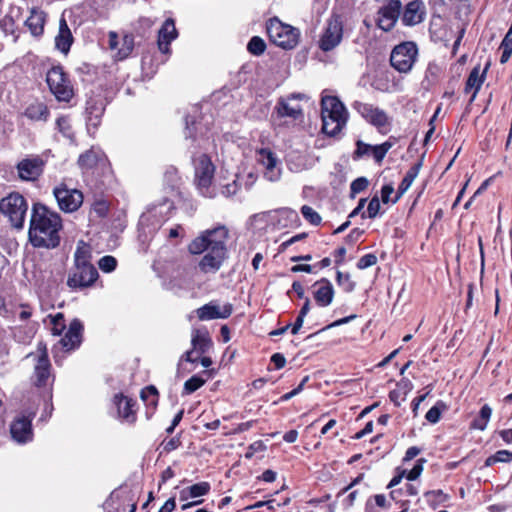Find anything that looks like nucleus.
Segmentation results:
<instances>
[{
    "mask_svg": "<svg viewBox=\"0 0 512 512\" xmlns=\"http://www.w3.org/2000/svg\"><path fill=\"white\" fill-rule=\"evenodd\" d=\"M233 311V307L230 303L220 306L217 302L211 301L208 304L197 309V317L201 321L213 320V319H226Z\"/></svg>",
    "mask_w": 512,
    "mask_h": 512,
    "instance_id": "17",
    "label": "nucleus"
},
{
    "mask_svg": "<svg viewBox=\"0 0 512 512\" xmlns=\"http://www.w3.org/2000/svg\"><path fill=\"white\" fill-rule=\"evenodd\" d=\"M300 116H302V109L300 105H290L289 98H280L272 114L275 124L277 120H281L282 118L285 117H289L296 120Z\"/></svg>",
    "mask_w": 512,
    "mask_h": 512,
    "instance_id": "22",
    "label": "nucleus"
},
{
    "mask_svg": "<svg viewBox=\"0 0 512 512\" xmlns=\"http://www.w3.org/2000/svg\"><path fill=\"white\" fill-rule=\"evenodd\" d=\"M392 143L386 141L380 145L372 146L371 154L377 163H381L387 152L391 149Z\"/></svg>",
    "mask_w": 512,
    "mask_h": 512,
    "instance_id": "41",
    "label": "nucleus"
},
{
    "mask_svg": "<svg viewBox=\"0 0 512 512\" xmlns=\"http://www.w3.org/2000/svg\"><path fill=\"white\" fill-rule=\"evenodd\" d=\"M34 413L31 412L27 416L23 415L15 419L10 427L12 438L18 443H26L32 440L33 432L31 421Z\"/></svg>",
    "mask_w": 512,
    "mask_h": 512,
    "instance_id": "16",
    "label": "nucleus"
},
{
    "mask_svg": "<svg viewBox=\"0 0 512 512\" xmlns=\"http://www.w3.org/2000/svg\"><path fill=\"white\" fill-rule=\"evenodd\" d=\"M44 161L36 156L33 158L23 159L17 165L19 177L22 180L34 181L42 174Z\"/></svg>",
    "mask_w": 512,
    "mask_h": 512,
    "instance_id": "19",
    "label": "nucleus"
},
{
    "mask_svg": "<svg viewBox=\"0 0 512 512\" xmlns=\"http://www.w3.org/2000/svg\"><path fill=\"white\" fill-rule=\"evenodd\" d=\"M372 145L366 144L361 140L356 142V150L353 154V159H359L365 155L371 154Z\"/></svg>",
    "mask_w": 512,
    "mask_h": 512,
    "instance_id": "49",
    "label": "nucleus"
},
{
    "mask_svg": "<svg viewBox=\"0 0 512 512\" xmlns=\"http://www.w3.org/2000/svg\"><path fill=\"white\" fill-rule=\"evenodd\" d=\"M104 111V107L101 102H97L93 99L87 101L86 112L89 114L90 120L95 117L99 118Z\"/></svg>",
    "mask_w": 512,
    "mask_h": 512,
    "instance_id": "45",
    "label": "nucleus"
},
{
    "mask_svg": "<svg viewBox=\"0 0 512 512\" xmlns=\"http://www.w3.org/2000/svg\"><path fill=\"white\" fill-rule=\"evenodd\" d=\"M228 229L225 226L204 231L189 244L191 254L205 255L199 262V268L204 273L217 272L227 257L226 241Z\"/></svg>",
    "mask_w": 512,
    "mask_h": 512,
    "instance_id": "1",
    "label": "nucleus"
},
{
    "mask_svg": "<svg viewBox=\"0 0 512 512\" xmlns=\"http://www.w3.org/2000/svg\"><path fill=\"white\" fill-rule=\"evenodd\" d=\"M56 126L59 133H61L63 137L67 138L70 141L74 140V131L70 119L67 116L59 117L56 120Z\"/></svg>",
    "mask_w": 512,
    "mask_h": 512,
    "instance_id": "34",
    "label": "nucleus"
},
{
    "mask_svg": "<svg viewBox=\"0 0 512 512\" xmlns=\"http://www.w3.org/2000/svg\"><path fill=\"white\" fill-rule=\"evenodd\" d=\"M25 24L32 35H41L44 31L45 13L36 8H32L30 16L27 18Z\"/></svg>",
    "mask_w": 512,
    "mask_h": 512,
    "instance_id": "29",
    "label": "nucleus"
},
{
    "mask_svg": "<svg viewBox=\"0 0 512 512\" xmlns=\"http://www.w3.org/2000/svg\"><path fill=\"white\" fill-rule=\"evenodd\" d=\"M358 492L352 491L350 492L347 497L343 500V506L348 509L354 505V502L357 498Z\"/></svg>",
    "mask_w": 512,
    "mask_h": 512,
    "instance_id": "58",
    "label": "nucleus"
},
{
    "mask_svg": "<svg viewBox=\"0 0 512 512\" xmlns=\"http://www.w3.org/2000/svg\"><path fill=\"white\" fill-rule=\"evenodd\" d=\"M377 263V257L376 255L369 253L364 256H362L359 261L357 262V268L360 270L366 269L368 267H371Z\"/></svg>",
    "mask_w": 512,
    "mask_h": 512,
    "instance_id": "50",
    "label": "nucleus"
},
{
    "mask_svg": "<svg viewBox=\"0 0 512 512\" xmlns=\"http://www.w3.org/2000/svg\"><path fill=\"white\" fill-rule=\"evenodd\" d=\"M211 490L209 482L203 481L192 486L186 487L180 491V500L187 501L190 498H197L207 495Z\"/></svg>",
    "mask_w": 512,
    "mask_h": 512,
    "instance_id": "30",
    "label": "nucleus"
},
{
    "mask_svg": "<svg viewBox=\"0 0 512 512\" xmlns=\"http://www.w3.org/2000/svg\"><path fill=\"white\" fill-rule=\"evenodd\" d=\"M53 194L57 200L59 208L64 212H74L79 209L83 203V194L80 190L68 188L62 184L55 187Z\"/></svg>",
    "mask_w": 512,
    "mask_h": 512,
    "instance_id": "12",
    "label": "nucleus"
},
{
    "mask_svg": "<svg viewBox=\"0 0 512 512\" xmlns=\"http://www.w3.org/2000/svg\"><path fill=\"white\" fill-rule=\"evenodd\" d=\"M394 192V187L391 184L384 185L381 189V199L383 203L390 201V196Z\"/></svg>",
    "mask_w": 512,
    "mask_h": 512,
    "instance_id": "55",
    "label": "nucleus"
},
{
    "mask_svg": "<svg viewBox=\"0 0 512 512\" xmlns=\"http://www.w3.org/2000/svg\"><path fill=\"white\" fill-rule=\"evenodd\" d=\"M46 82L58 101L68 102L73 97L72 85L62 67H52L47 73Z\"/></svg>",
    "mask_w": 512,
    "mask_h": 512,
    "instance_id": "8",
    "label": "nucleus"
},
{
    "mask_svg": "<svg viewBox=\"0 0 512 512\" xmlns=\"http://www.w3.org/2000/svg\"><path fill=\"white\" fill-rule=\"evenodd\" d=\"M83 324L79 319H73L65 335L54 346V357L57 358V350L70 352L77 349L82 342Z\"/></svg>",
    "mask_w": 512,
    "mask_h": 512,
    "instance_id": "14",
    "label": "nucleus"
},
{
    "mask_svg": "<svg viewBox=\"0 0 512 512\" xmlns=\"http://www.w3.org/2000/svg\"><path fill=\"white\" fill-rule=\"evenodd\" d=\"M114 403L117 406L118 414L121 418L129 423L135 422L136 415L133 410L135 402L132 399L119 394L114 396Z\"/></svg>",
    "mask_w": 512,
    "mask_h": 512,
    "instance_id": "25",
    "label": "nucleus"
},
{
    "mask_svg": "<svg viewBox=\"0 0 512 512\" xmlns=\"http://www.w3.org/2000/svg\"><path fill=\"white\" fill-rule=\"evenodd\" d=\"M343 38V22L338 14H332L318 41L319 48L328 52L335 49Z\"/></svg>",
    "mask_w": 512,
    "mask_h": 512,
    "instance_id": "10",
    "label": "nucleus"
},
{
    "mask_svg": "<svg viewBox=\"0 0 512 512\" xmlns=\"http://www.w3.org/2000/svg\"><path fill=\"white\" fill-rule=\"evenodd\" d=\"M363 233H364L363 230H361L359 228H355L350 231V233L346 237V240L349 242L357 241Z\"/></svg>",
    "mask_w": 512,
    "mask_h": 512,
    "instance_id": "63",
    "label": "nucleus"
},
{
    "mask_svg": "<svg viewBox=\"0 0 512 512\" xmlns=\"http://www.w3.org/2000/svg\"><path fill=\"white\" fill-rule=\"evenodd\" d=\"M500 49L502 50L500 62L504 64L509 60L512 54V38L509 37V35H505L501 42Z\"/></svg>",
    "mask_w": 512,
    "mask_h": 512,
    "instance_id": "46",
    "label": "nucleus"
},
{
    "mask_svg": "<svg viewBox=\"0 0 512 512\" xmlns=\"http://www.w3.org/2000/svg\"><path fill=\"white\" fill-rule=\"evenodd\" d=\"M191 344L193 350L201 354L206 353L212 346V341L207 333H201L198 330L193 331Z\"/></svg>",
    "mask_w": 512,
    "mask_h": 512,
    "instance_id": "32",
    "label": "nucleus"
},
{
    "mask_svg": "<svg viewBox=\"0 0 512 512\" xmlns=\"http://www.w3.org/2000/svg\"><path fill=\"white\" fill-rule=\"evenodd\" d=\"M206 380L198 375H194L184 383L183 393L192 394L205 384Z\"/></svg>",
    "mask_w": 512,
    "mask_h": 512,
    "instance_id": "40",
    "label": "nucleus"
},
{
    "mask_svg": "<svg viewBox=\"0 0 512 512\" xmlns=\"http://www.w3.org/2000/svg\"><path fill=\"white\" fill-rule=\"evenodd\" d=\"M99 269L104 273H110L117 267V260L111 255H106L98 261Z\"/></svg>",
    "mask_w": 512,
    "mask_h": 512,
    "instance_id": "43",
    "label": "nucleus"
},
{
    "mask_svg": "<svg viewBox=\"0 0 512 512\" xmlns=\"http://www.w3.org/2000/svg\"><path fill=\"white\" fill-rule=\"evenodd\" d=\"M316 290L314 291V299L316 303L321 307L330 305L334 297V288L331 282L322 278L314 284Z\"/></svg>",
    "mask_w": 512,
    "mask_h": 512,
    "instance_id": "23",
    "label": "nucleus"
},
{
    "mask_svg": "<svg viewBox=\"0 0 512 512\" xmlns=\"http://www.w3.org/2000/svg\"><path fill=\"white\" fill-rule=\"evenodd\" d=\"M368 185H369V182H368L367 178H365V177H359V178L355 179L354 181H352V183L350 185L352 197H354L356 194L364 191L368 187Z\"/></svg>",
    "mask_w": 512,
    "mask_h": 512,
    "instance_id": "48",
    "label": "nucleus"
},
{
    "mask_svg": "<svg viewBox=\"0 0 512 512\" xmlns=\"http://www.w3.org/2000/svg\"><path fill=\"white\" fill-rule=\"evenodd\" d=\"M258 162L265 168L264 176L267 180L274 182L280 179L278 160L270 149L262 148L258 151Z\"/></svg>",
    "mask_w": 512,
    "mask_h": 512,
    "instance_id": "18",
    "label": "nucleus"
},
{
    "mask_svg": "<svg viewBox=\"0 0 512 512\" xmlns=\"http://www.w3.org/2000/svg\"><path fill=\"white\" fill-rule=\"evenodd\" d=\"M426 15V7L422 0H412L408 2L401 16V22L404 26H415L424 21Z\"/></svg>",
    "mask_w": 512,
    "mask_h": 512,
    "instance_id": "15",
    "label": "nucleus"
},
{
    "mask_svg": "<svg viewBox=\"0 0 512 512\" xmlns=\"http://www.w3.org/2000/svg\"><path fill=\"white\" fill-rule=\"evenodd\" d=\"M266 30L270 41L283 49H292L298 44V29L282 23L278 18L270 19Z\"/></svg>",
    "mask_w": 512,
    "mask_h": 512,
    "instance_id": "5",
    "label": "nucleus"
},
{
    "mask_svg": "<svg viewBox=\"0 0 512 512\" xmlns=\"http://www.w3.org/2000/svg\"><path fill=\"white\" fill-rule=\"evenodd\" d=\"M492 415V408L485 404L480 409L479 415L472 421L471 428L483 431L486 429Z\"/></svg>",
    "mask_w": 512,
    "mask_h": 512,
    "instance_id": "33",
    "label": "nucleus"
},
{
    "mask_svg": "<svg viewBox=\"0 0 512 512\" xmlns=\"http://www.w3.org/2000/svg\"><path fill=\"white\" fill-rule=\"evenodd\" d=\"M73 43L71 30L64 17L60 18L58 34L55 37V47L64 54H67Z\"/></svg>",
    "mask_w": 512,
    "mask_h": 512,
    "instance_id": "24",
    "label": "nucleus"
},
{
    "mask_svg": "<svg viewBox=\"0 0 512 512\" xmlns=\"http://www.w3.org/2000/svg\"><path fill=\"white\" fill-rule=\"evenodd\" d=\"M49 115L50 111L47 105L39 101L30 103L24 111V116L31 121L46 122L49 118Z\"/></svg>",
    "mask_w": 512,
    "mask_h": 512,
    "instance_id": "28",
    "label": "nucleus"
},
{
    "mask_svg": "<svg viewBox=\"0 0 512 512\" xmlns=\"http://www.w3.org/2000/svg\"><path fill=\"white\" fill-rule=\"evenodd\" d=\"M38 349L41 351V354L38 356L37 363L34 368L35 384L37 386H44L50 377L51 365L48 359L46 346L40 343Z\"/></svg>",
    "mask_w": 512,
    "mask_h": 512,
    "instance_id": "20",
    "label": "nucleus"
},
{
    "mask_svg": "<svg viewBox=\"0 0 512 512\" xmlns=\"http://www.w3.org/2000/svg\"><path fill=\"white\" fill-rule=\"evenodd\" d=\"M487 69H488V66H486L485 69L483 70L482 74H480V66L478 65V66L474 67L472 69V71L470 72V74L467 78V81H466V85H465L466 92H468L471 89H474V92L470 98V102H473L475 100L477 93L480 90V88L484 82Z\"/></svg>",
    "mask_w": 512,
    "mask_h": 512,
    "instance_id": "26",
    "label": "nucleus"
},
{
    "mask_svg": "<svg viewBox=\"0 0 512 512\" xmlns=\"http://www.w3.org/2000/svg\"><path fill=\"white\" fill-rule=\"evenodd\" d=\"M374 504L379 507L380 509H388V504H387V498L385 495H382V494H378V495H375L373 498H372Z\"/></svg>",
    "mask_w": 512,
    "mask_h": 512,
    "instance_id": "57",
    "label": "nucleus"
},
{
    "mask_svg": "<svg viewBox=\"0 0 512 512\" xmlns=\"http://www.w3.org/2000/svg\"><path fill=\"white\" fill-rule=\"evenodd\" d=\"M420 453V449L416 446L409 447L405 453L404 461L414 459Z\"/></svg>",
    "mask_w": 512,
    "mask_h": 512,
    "instance_id": "62",
    "label": "nucleus"
},
{
    "mask_svg": "<svg viewBox=\"0 0 512 512\" xmlns=\"http://www.w3.org/2000/svg\"><path fill=\"white\" fill-rule=\"evenodd\" d=\"M303 217L312 225H318L321 222V216L310 206L304 205L301 208Z\"/></svg>",
    "mask_w": 512,
    "mask_h": 512,
    "instance_id": "47",
    "label": "nucleus"
},
{
    "mask_svg": "<svg viewBox=\"0 0 512 512\" xmlns=\"http://www.w3.org/2000/svg\"><path fill=\"white\" fill-rule=\"evenodd\" d=\"M60 215L41 203L32 207L28 237L35 248L54 249L60 244L62 229Z\"/></svg>",
    "mask_w": 512,
    "mask_h": 512,
    "instance_id": "2",
    "label": "nucleus"
},
{
    "mask_svg": "<svg viewBox=\"0 0 512 512\" xmlns=\"http://www.w3.org/2000/svg\"><path fill=\"white\" fill-rule=\"evenodd\" d=\"M445 409L446 405L442 401H438L433 407H431L427 411L425 419L428 422L435 424L440 420L441 414Z\"/></svg>",
    "mask_w": 512,
    "mask_h": 512,
    "instance_id": "37",
    "label": "nucleus"
},
{
    "mask_svg": "<svg viewBox=\"0 0 512 512\" xmlns=\"http://www.w3.org/2000/svg\"><path fill=\"white\" fill-rule=\"evenodd\" d=\"M322 131L337 135L346 125L348 112L344 104L335 96H325L321 100Z\"/></svg>",
    "mask_w": 512,
    "mask_h": 512,
    "instance_id": "4",
    "label": "nucleus"
},
{
    "mask_svg": "<svg viewBox=\"0 0 512 512\" xmlns=\"http://www.w3.org/2000/svg\"><path fill=\"white\" fill-rule=\"evenodd\" d=\"M93 211L99 216L104 217L108 211V206L105 202H96L93 206Z\"/></svg>",
    "mask_w": 512,
    "mask_h": 512,
    "instance_id": "56",
    "label": "nucleus"
},
{
    "mask_svg": "<svg viewBox=\"0 0 512 512\" xmlns=\"http://www.w3.org/2000/svg\"><path fill=\"white\" fill-rule=\"evenodd\" d=\"M185 136L186 138H193L195 136L197 128L195 127L196 121L192 116H186L185 118Z\"/></svg>",
    "mask_w": 512,
    "mask_h": 512,
    "instance_id": "53",
    "label": "nucleus"
},
{
    "mask_svg": "<svg viewBox=\"0 0 512 512\" xmlns=\"http://www.w3.org/2000/svg\"><path fill=\"white\" fill-rule=\"evenodd\" d=\"M92 249L84 241L77 243L74 252V264L67 277V286L71 289H84L92 286L98 279V271L91 263Z\"/></svg>",
    "mask_w": 512,
    "mask_h": 512,
    "instance_id": "3",
    "label": "nucleus"
},
{
    "mask_svg": "<svg viewBox=\"0 0 512 512\" xmlns=\"http://www.w3.org/2000/svg\"><path fill=\"white\" fill-rule=\"evenodd\" d=\"M176 507L174 498H169L159 509L158 512H172Z\"/></svg>",
    "mask_w": 512,
    "mask_h": 512,
    "instance_id": "61",
    "label": "nucleus"
},
{
    "mask_svg": "<svg viewBox=\"0 0 512 512\" xmlns=\"http://www.w3.org/2000/svg\"><path fill=\"white\" fill-rule=\"evenodd\" d=\"M397 386L403 390V393L404 394H407L412 388H413V385L411 383V381L409 379H402L398 384Z\"/></svg>",
    "mask_w": 512,
    "mask_h": 512,
    "instance_id": "64",
    "label": "nucleus"
},
{
    "mask_svg": "<svg viewBox=\"0 0 512 512\" xmlns=\"http://www.w3.org/2000/svg\"><path fill=\"white\" fill-rule=\"evenodd\" d=\"M291 271L293 273H298V272L312 273L313 272V266H311L309 264H297V265H294L291 268Z\"/></svg>",
    "mask_w": 512,
    "mask_h": 512,
    "instance_id": "59",
    "label": "nucleus"
},
{
    "mask_svg": "<svg viewBox=\"0 0 512 512\" xmlns=\"http://www.w3.org/2000/svg\"><path fill=\"white\" fill-rule=\"evenodd\" d=\"M195 165V183L200 194L207 198H212L215 191L212 188V181L215 172V166L211 159L202 154L194 161Z\"/></svg>",
    "mask_w": 512,
    "mask_h": 512,
    "instance_id": "7",
    "label": "nucleus"
},
{
    "mask_svg": "<svg viewBox=\"0 0 512 512\" xmlns=\"http://www.w3.org/2000/svg\"><path fill=\"white\" fill-rule=\"evenodd\" d=\"M50 317L52 323V334L55 336H60L66 327L63 314L57 313L55 316Z\"/></svg>",
    "mask_w": 512,
    "mask_h": 512,
    "instance_id": "44",
    "label": "nucleus"
},
{
    "mask_svg": "<svg viewBox=\"0 0 512 512\" xmlns=\"http://www.w3.org/2000/svg\"><path fill=\"white\" fill-rule=\"evenodd\" d=\"M510 461H512V452H510L508 450H499L495 454L489 456L485 460L484 465L486 467H490L499 462L506 463V462H510Z\"/></svg>",
    "mask_w": 512,
    "mask_h": 512,
    "instance_id": "35",
    "label": "nucleus"
},
{
    "mask_svg": "<svg viewBox=\"0 0 512 512\" xmlns=\"http://www.w3.org/2000/svg\"><path fill=\"white\" fill-rule=\"evenodd\" d=\"M271 362L274 364L276 369H281L286 364V359L283 354L275 353L271 356Z\"/></svg>",
    "mask_w": 512,
    "mask_h": 512,
    "instance_id": "54",
    "label": "nucleus"
},
{
    "mask_svg": "<svg viewBox=\"0 0 512 512\" xmlns=\"http://www.w3.org/2000/svg\"><path fill=\"white\" fill-rule=\"evenodd\" d=\"M380 210V201L377 196H374L367 207V217L368 218H375Z\"/></svg>",
    "mask_w": 512,
    "mask_h": 512,
    "instance_id": "52",
    "label": "nucleus"
},
{
    "mask_svg": "<svg viewBox=\"0 0 512 512\" xmlns=\"http://www.w3.org/2000/svg\"><path fill=\"white\" fill-rule=\"evenodd\" d=\"M141 398L148 405H151L153 408L157 406L158 403V391L154 386H147L141 391Z\"/></svg>",
    "mask_w": 512,
    "mask_h": 512,
    "instance_id": "39",
    "label": "nucleus"
},
{
    "mask_svg": "<svg viewBox=\"0 0 512 512\" xmlns=\"http://www.w3.org/2000/svg\"><path fill=\"white\" fill-rule=\"evenodd\" d=\"M336 281L338 285L342 287L343 290L347 293L352 292L356 287V283L351 280L349 273H342L341 271H337Z\"/></svg>",
    "mask_w": 512,
    "mask_h": 512,
    "instance_id": "38",
    "label": "nucleus"
},
{
    "mask_svg": "<svg viewBox=\"0 0 512 512\" xmlns=\"http://www.w3.org/2000/svg\"><path fill=\"white\" fill-rule=\"evenodd\" d=\"M401 11L402 3L400 0H387L378 10L377 26L385 32L392 30L400 17Z\"/></svg>",
    "mask_w": 512,
    "mask_h": 512,
    "instance_id": "13",
    "label": "nucleus"
},
{
    "mask_svg": "<svg viewBox=\"0 0 512 512\" xmlns=\"http://www.w3.org/2000/svg\"><path fill=\"white\" fill-rule=\"evenodd\" d=\"M103 160L104 153L99 149L92 148L79 156L78 164L82 169L89 170Z\"/></svg>",
    "mask_w": 512,
    "mask_h": 512,
    "instance_id": "31",
    "label": "nucleus"
},
{
    "mask_svg": "<svg viewBox=\"0 0 512 512\" xmlns=\"http://www.w3.org/2000/svg\"><path fill=\"white\" fill-rule=\"evenodd\" d=\"M305 237H306V233H301V234L293 236L292 238H290L289 240H287V241H285V242H283L281 244V246H280L281 250L286 249L287 247H289L293 243H295L297 241H300V240L304 239Z\"/></svg>",
    "mask_w": 512,
    "mask_h": 512,
    "instance_id": "60",
    "label": "nucleus"
},
{
    "mask_svg": "<svg viewBox=\"0 0 512 512\" xmlns=\"http://www.w3.org/2000/svg\"><path fill=\"white\" fill-rule=\"evenodd\" d=\"M422 165V160H419L417 163H415L409 168V170L406 172V175L404 176L403 180L401 181L398 187L395 199L392 200L393 203H396L400 199V197L411 187L413 181L418 176Z\"/></svg>",
    "mask_w": 512,
    "mask_h": 512,
    "instance_id": "27",
    "label": "nucleus"
},
{
    "mask_svg": "<svg viewBox=\"0 0 512 512\" xmlns=\"http://www.w3.org/2000/svg\"><path fill=\"white\" fill-rule=\"evenodd\" d=\"M426 462L425 459L421 458L416 461L414 467L408 472L407 479L410 481L416 480L423 471V464Z\"/></svg>",
    "mask_w": 512,
    "mask_h": 512,
    "instance_id": "51",
    "label": "nucleus"
},
{
    "mask_svg": "<svg viewBox=\"0 0 512 512\" xmlns=\"http://www.w3.org/2000/svg\"><path fill=\"white\" fill-rule=\"evenodd\" d=\"M178 32L175 27L174 20L168 18L165 20L158 32V48L162 53H168L170 51V43L176 39Z\"/></svg>",
    "mask_w": 512,
    "mask_h": 512,
    "instance_id": "21",
    "label": "nucleus"
},
{
    "mask_svg": "<svg viewBox=\"0 0 512 512\" xmlns=\"http://www.w3.org/2000/svg\"><path fill=\"white\" fill-rule=\"evenodd\" d=\"M265 49H266L265 41L259 36L252 37L247 45V50L255 56L262 55L264 53Z\"/></svg>",
    "mask_w": 512,
    "mask_h": 512,
    "instance_id": "36",
    "label": "nucleus"
},
{
    "mask_svg": "<svg viewBox=\"0 0 512 512\" xmlns=\"http://www.w3.org/2000/svg\"><path fill=\"white\" fill-rule=\"evenodd\" d=\"M352 108L380 133L386 134L390 130L391 119L384 110L361 101H355Z\"/></svg>",
    "mask_w": 512,
    "mask_h": 512,
    "instance_id": "9",
    "label": "nucleus"
},
{
    "mask_svg": "<svg viewBox=\"0 0 512 512\" xmlns=\"http://www.w3.org/2000/svg\"><path fill=\"white\" fill-rule=\"evenodd\" d=\"M27 209V202L19 193H11L0 201V212L16 229L23 228Z\"/></svg>",
    "mask_w": 512,
    "mask_h": 512,
    "instance_id": "6",
    "label": "nucleus"
},
{
    "mask_svg": "<svg viewBox=\"0 0 512 512\" xmlns=\"http://www.w3.org/2000/svg\"><path fill=\"white\" fill-rule=\"evenodd\" d=\"M417 55V47L413 42L397 45L391 52L390 63L399 72L411 70Z\"/></svg>",
    "mask_w": 512,
    "mask_h": 512,
    "instance_id": "11",
    "label": "nucleus"
},
{
    "mask_svg": "<svg viewBox=\"0 0 512 512\" xmlns=\"http://www.w3.org/2000/svg\"><path fill=\"white\" fill-rule=\"evenodd\" d=\"M134 47V39L130 35H125L122 39V47L119 48L117 57L119 60L125 59L132 52Z\"/></svg>",
    "mask_w": 512,
    "mask_h": 512,
    "instance_id": "42",
    "label": "nucleus"
}]
</instances>
